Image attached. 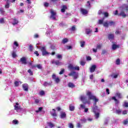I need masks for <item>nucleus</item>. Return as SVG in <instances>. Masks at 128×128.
<instances>
[{"label":"nucleus","instance_id":"f257e3e1","mask_svg":"<svg viewBox=\"0 0 128 128\" xmlns=\"http://www.w3.org/2000/svg\"><path fill=\"white\" fill-rule=\"evenodd\" d=\"M86 96H88V97L89 100H88L86 99V96L84 95H82L80 97V100L83 102H84V104H90V100H94V102L93 107L92 108V110L93 112L95 114L96 118H98L100 116V109H98V106L96 105V102H98V98H96V96L92 95V92L89 91L86 92Z\"/></svg>","mask_w":128,"mask_h":128},{"label":"nucleus","instance_id":"f03ea898","mask_svg":"<svg viewBox=\"0 0 128 128\" xmlns=\"http://www.w3.org/2000/svg\"><path fill=\"white\" fill-rule=\"evenodd\" d=\"M120 10H121V12L118 16H122V18H126V12H128V5L126 4H122V6L120 7Z\"/></svg>","mask_w":128,"mask_h":128},{"label":"nucleus","instance_id":"7ed1b4c3","mask_svg":"<svg viewBox=\"0 0 128 128\" xmlns=\"http://www.w3.org/2000/svg\"><path fill=\"white\" fill-rule=\"evenodd\" d=\"M40 44H37L36 45V48H40L41 51L42 52V56H46V54H48V52H46V46H42L41 48L38 47V45Z\"/></svg>","mask_w":128,"mask_h":128},{"label":"nucleus","instance_id":"20e7f679","mask_svg":"<svg viewBox=\"0 0 128 128\" xmlns=\"http://www.w3.org/2000/svg\"><path fill=\"white\" fill-rule=\"evenodd\" d=\"M70 76H73L74 80H76L78 77V73L74 71L71 72L70 73L68 74Z\"/></svg>","mask_w":128,"mask_h":128},{"label":"nucleus","instance_id":"39448f33","mask_svg":"<svg viewBox=\"0 0 128 128\" xmlns=\"http://www.w3.org/2000/svg\"><path fill=\"white\" fill-rule=\"evenodd\" d=\"M50 14L51 15L50 16V18H51V20H56V12L54 10H51Z\"/></svg>","mask_w":128,"mask_h":128},{"label":"nucleus","instance_id":"423d86ee","mask_svg":"<svg viewBox=\"0 0 128 128\" xmlns=\"http://www.w3.org/2000/svg\"><path fill=\"white\" fill-rule=\"evenodd\" d=\"M14 110H16L17 112H18L22 108L20 104H18V102H16V104L14 105Z\"/></svg>","mask_w":128,"mask_h":128},{"label":"nucleus","instance_id":"0eeeda50","mask_svg":"<svg viewBox=\"0 0 128 128\" xmlns=\"http://www.w3.org/2000/svg\"><path fill=\"white\" fill-rule=\"evenodd\" d=\"M52 80H54L56 84H58L60 82V78H58V77L56 78V76L55 74H52Z\"/></svg>","mask_w":128,"mask_h":128},{"label":"nucleus","instance_id":"6e6552de","mask_svg":"<svg viewBox=\"0 0 128 128\" xmlns=\"http://www.w3.org/2000/svg\"><path fill=\"white\" fill-rule=\"evenodd\" d=\"M52 64H54L56 66H62L64 62H60V60H52Z\"/></svg>","mask_w":128,"mask_h":128},{"label":"nucleus","instance_id":"1a4fd4ad","mask_svg":"<svg viewBox=\"0 0 128 128\" xmlns=\"http://www.w3.org/2000/svg\"><path fill=\"white\" fill-rule=\"evenodd\" d=\"M46 36H52V31L50 29H48L46 32Z\"/></svg>","mask_w":128,"mask_h":128},{"label":"nucleus","instance_id":"9d476101","mask_svg":"<svg viewBox=\"0 0 128 128\" xmlns=\"http://www.w3.org/2000/svg\"><path fill=\"white\" fill-rule=\"evenodd\" d=\"M20 62H22V64H28L26 57H22V58H20Z\"/></svg>","mask_w":128,"mask_h":128},{"label":"nucleus","instance_id":"9b49d317","mask_svg":"<svg viewBox=\"0 0 128 128\" xmlns=\"http://www.w3.org/2000/svg\"><path fill=\"white\" fill-rule=\"evenodd\" d=\"M60 118H62L63 120H64L66 118V114L65 112H60Z\"/></svg>","mask_w":128,"mask_h":128},{"label":"nucleus","instance_id":"f8f14e48","mask_svg":"<svg viewBox=\"0 0 128 128\" xmlns=\"http://www.w3.org/2000/svg\"><path fill=\"white\" fill-rule=\"evenodd\" d=\"M68 70H70V72H72V70H74V64H70L68 66Z\"/></svg>","mask_w":128,"mask_h":128},{"label":"nucleus","instance_id":"ddd939ff","mask_svg":"<svg viewBox=\"0 0 128 128\" xmlns=\"http://www.w3.org/2000/svg\"><path fill=\"white\" fill-rule=\"evenodd\" d=\"M12 24L13 26H16V24H18V20L16 18H13L12 19Z\"/></svg>","mask_w":128,"mask_h":128},{"label":"nucleus","instance_id":"4468645a","mask_svg":"<svg viewBox=\"0 0 128 128\" xmlns=\"http://www.w3.org/2000/svg\"><path fill=\"white\" fill-rule=\"evenodd\" d=\"M96 65H92L90 68V72H94V70H96Z\"/></svg>","mask_w":128,"mask_h":128},{"label":"nucleus","instance_id":"2eb2a0df","mask_svg":"<svg viewBox=\"0 0 128 128\" xmlns=\"http://www.w3.org/2000/svg\"><path fill=\"white\" fill-rule=\"evenodd\" d=\"M80 11L82 14H83L84 16H86V14H88V10H86L81 8Z\"/></svg>","mask_w":128,"mask_h":128},{"label":"nucleus","instance_id":"dca6fc26","mask_svg":"<svg viewBox=\"0 0 128 128\" xmlns=\"http://www.w3.org/2000/svg\"><path fill=\"white\" fill-rule=\"evenodd\" d=\"M114 38V34H108V39L110 40H112Z\"/></svg>","mask_w":128,"mask_h":128},{"label":"nucleus","instance_id":"f3484780","mask_svg":"<svg viewBox=\"0 0 128 128\" xmlns=\"http://www.w3.org/2000/svg\"><path fill=\"white\" fill-rule=\"evenodd\" d=\"M66 10H68V6L66 5H63L61 8V12H64Z\"/></svg>","mask_w":128,"mask_h":128},{"label":"nucleus","instance_id":"a211bd4d","mask_svg":"<svg viewBox=\"0 0 128 128\" xmlns=\"http://www.w3.org/2000/svg\"><path fill=\"white\" fill-rule=\"evenodd\" d=\"M115 96L118 98H122V93H120V92H116L115 94Z\"/></svg>","mask_w":128,"mask_h":128},{"label":"nucleus","instance_id":"6ab92c4d","mask_svg":"<svg viewBox=\"0 0 128 128\" xmlns=\"http://www.w3.org/2000/svg\"><path fill=\"white\" fill-rule=\"evenodd\" d=\"M74 105L72 104H70L69 105V110H70V112H74Z\"/></svg>","mask_w":128,"mask_h":128},{"label":"nucleus","instance_id":"aec40b11","mask_svg":"<svg viewBox=\"0 0 128 128\" xmlns=\"http://www.w3.org/2000/svg\"><path fill=\"white\" fill-rule=\"evenodd\" d=\"M23 89L25 90V92H28V86L27 84H24L22 86Z\"/></svg>","mask_w":128,"mask_h":128},{"label":"nucleus","instance_id":"412c9836","mask_svg":"<svg viewBox=\"0 0 128 128\" xmlns=\"http://www.w3.org/2000/svg\"><path fill=\"white\" fill-rule=\"evenodd\" d=\"M92 29H90V28H86L85 30V32L86 34H92Z\"/></svg>","mask_w":128,"mask_h":128},{"label":"nucleus","instance_id":"4be33fe9","mask_svg":"<svg viewBox=\"0 0 128 128\" xmlns=\"http://www.w3.org/2000/svg\"><path fill=\"white\" fill-rule=\"evenodd\" d=\"M18 112L21 114H26V108H20Z\"/></svg>","mask_w":128,"mask_h":128},{"label":"nucleus","instance_id":"5701e85b","mask_svg":"<svg viewBox=\"0 0 128 128\" xmlns=\"http://www.w3.org/2000/svg\"><path fill=\"white\" fill-rule=\"evenodd\" d=\"M22 84V82L20 81H15L14 82V84L15 86H18L20 84Z\"/></svg>","mask_w":128,"mask_h":128},{"label":"nucleus","instance_id":"b1692460","mask_svg":"<svg viewBox=\"0 0 128 128\" xmlns=\"http://www.w3.org/2000/svg\"><path fill=\"white\" fill-rule=\"evenodd\" d=\"M51 116H54V118L56 116V110L53 109L52 112H50Z\"/></svg>","mask_w":128,"mask_h":128},{"label":"nucleus","instance_id":"393cba45","mask_svg":"<svg viewBox=\"0 0 128 128\" xmlns=\"http://www.w3.org/2000/svg\"><path fill=\"white\" fill-rule=\"evenodd\" d=\"M112 100H114L116 104L118 105V104H120V100H118L116 96L112 97Z\"/></svg>","mask_w":128,"mask_h":128},{"label":"nucleus","instance_id":"a878e982","mask_svg":"<svg viewBox=\"0 0 128 128\" xmlns=\"http://www.w3.org/2000/svg\"><path fill=\"white\" fill-rule=\"evenodd\" d=\"M122 109H116V114H122Z\"/></svg>","mask_w":128,"mask_h":128},{"label":"nucleus","instance_id":"bb28decb","mask_svg":"<svg viewBox=\"0 0 128 128\" xmlns=\"http://www.w3.org/2000/svg\"><path fill=\"white\" fill-rule=\"evenodd\" d=\"M68 88H74L76 86H74V84L72 82H69L68 84Z\"/></svg>","mask_w":128,"mask_h":128},{"label":"nucleus","instance_id":"cd10ccee","mask_svg":"<svg viewBox=\"0 0 128 128\" xmlns=\"http://www.w3.org/2000/svg\"><path fill=\"white\" fill-rule=\"evenodd\" d=\"M18 56V55H16V53L15 50H13L12 52V57L14 58Z\"/></svg>","mask_w":128,"mask_h":128},{"label":"nucleus","instance_id":"c85d7f7f","mask_svg":"<svg viewBox=\"0 0 128 128\" xmlns=\"http://www.w3.org/2000/svg\"><path fill=\"white\" fill-rule=\"evenodd\" d=\"M51 84L52 83L50 82H44L43 84V86H50Z\"/></svg>","mask_w":128,"mask_h":128},{"label":"nucleus","instance_id":"c756f323","mask_svg":"<svg viewBox=\"0 0 128 128\" xmlns=\"http://www.w3.org/2000/svg\"><path fill=\"white\" fill-rule=\"evenodd\" d=\"M68 42V40L66 38H64L62 40V44H66Z\"/></svg>","mask_w":128,"mask_h":128},{"label":"nucleus","instance_id":"7c9ffc66","mask_svg":"<svg viewBox=\"0 0 128 128\" xmlns=\"http://www.w3.org/2000/svg\"><path fill=\"white\" fill-rule=\"evenodd\" d=\"M114 22L113 21H110L108 22V24L110 26H114L115 24Z\"/></svg>","mask_w":128,"mask_h":128},{"label":"nucleus","instance_id":"2f4dec72","mask_svg":"<svg viewBox=\"0 0 128 128\" xmlns=\"http://www.w3.org/2000/svg\"><path fill=\"white\" fill-rule=\"evenodd\" d=\"M79 110H84L86 108V105L84 104H81L80 105Z\"/></svg>","mask_w":128,"mask_h":128},{"label":"nucleus","instance_id":"473e14b6","mask_svg":"<svg viewBox=\"0 0 128 128\" xmlns=\"http://www.w3.org/2000/svg\"><path fill=\"white\" fill-rule=\"evenodd\" d=\"M81 124H86V120L85 118H83L80 120Z\"/></svg>","mask_w":128,"mask_h":128},{"label":"nucleus","instance_id":"72a5a7b5","mask_svg":"<svg viewBox=\"0 0 128 128\" xmlns=\"http://www.w3.org/2000/svg\"><path fill=\"white\" fill-rule=\"evenodd\" d=\"M111 78H118V74H112L110 76Z\"/></svg>","mask_w":128,"mask_h":128},{"label":"nucleus","instance_id":"f704fd0d","mask_svg":"<svg viewBox=\"0 0 128 128\" xmlns=\"http://www.w3.org/2000/svg\"><path fill=\"white\" fill-rule=\"evenodd\" d=\"M104 18H103L102 20H98V24H102L104 22Z\"/></svg>","mask_w":128,"mask_h":128},{"label":"nucleus","instance_id":"c9c22d12","mask_svg":"<svg viewBox=\"0 0 128 128\" xmlns=\"http://www.w3.org/2000/svg\"><path fill=\"white\" fill-rule=\"evenodd\" d=\"M103 25H104V26L105 28H108V22H104V24H103Z\"/></svg>","mask_w":128,"mask_h":128},{"label":"nucleus","instance_id":"e433bc0d","mask_svg":"<svg viewBox=\"0 0 128 128\" xmlns=\"http://www.w3.org/2000/svg\"><path fill=\"white\" fill-rule=\"evenodd\" d=\"M0 12L1 14H2V16L4 14L5 11L4 10V8H0Z\"/></svg>","mask_w":128,"mask_h":128},{"label":"nucleus","instance_id":"4c0bfd02","mask_svg":"<svg viewBox=\"0 0 128 128\" xmlns=\"http://www.w3.org/2000/svg\"><path fill=\"white\" fill-rule=\"evenodd\" d=\"M42 107H40L38 110H36V112L38 114V112H42Z\"/></svg>","mask_w":128,"mask_h":128},{"label":"nucleus","instance_id":"58836bf2","mask_svg":"<svg viewBox=\"0 0 128 128\" xmlns=\"http://www.w3.org/2000/svg\"><path fill=\"white\" fill-rule=\"evenodd\" d=\"M123 106H124V108H128V102L126 101L124 102Z\"/></svg>","mask_w":128,"mask_h":128},{"label":"nucleus","instance_id":"ea45409f","mask_svg":"<svg viewBox=\"0 0 128 128\" xmlns=\"http://www.w3.org/2000/svg\"><path fill=\"white\" fill-rule=\"evenodd\" d=\"M80 44L81 48H84V44H86V42H84V41H81L80 42Z\"/></svg>","mask_w":128,"mask_h":128},{"label":"nucleus","instance_id":"a19ab883","mask_svg":"<svg viewBox=\"0 0 128 128\" xmlns=\"http://www.w3.org/2000/svg\"><path fill=\"white\" fill-rule=\"evenodd\" d=\"M116 48H118V46L116 44H114L112 46V50H116Z\"/></svg>","mask_w":128,"mask_h":128},{"label":"nucleus","instance_id":"79ce46f5","mask_svg":"<svg viewBox=\"0 0 128 128\" xmlns=\"http://www.w3.org/2000/svg\"><path fill=\"white\" fill-rule=\"evenodd\" d=\"M96 48L97 50H100L102 48V44H98Z\"/></svg>","mask_w":128,"mask_h":128},{"label":"nucleus","instance_id":"37998d69","mask_svg":"<svg viewBox=\"0 0 128 128\" xmlns=\"http://www.w3.org/2000/svg\"><path fill=\"white\" fill-rule=\"evenodd\" d=\"M6 4L5 5V8H10V2H8V1H6Z\"/></svg>","mask_w":128,"mask_h":128},{"label":"nucleus","instance_id":"c03bdc74","mask_svg":"<svg viewBox=\"0 0 128 128\" xmlns=\"http://www.w3.org/2000/svg\"><path fill=\"white\" fill-rule=\"evenodd\" d=\"M56 57L57 58H58V60H62V56L60 54L56 55Z\"/></svg>","mask_w":128,"mask_h":128},{"label":"nucleus","instance_id":"a18cd8bd","mask_svg":"<svg viewBox=\"0 0 128 128\" xmlns=\"http://www.w3.org/2000/svg\"><path fill=\"white\" fill-rule=\"evenodd\" d=\"M86 6H87V8H90V1H88L87 2Z\"/></svg>","mask_w":128,"mask_h":128},{"label":"nucleus","instance_id":"49530a36","mask_svg":"<svg viewBox=\"0 0 128 128\" xmlns=\"http://www.w3.org/2000/svg\"><path fill=\"white\" fill-rule=\"evenodd\" d=\"M28 72L30 74V76H32L34 74V72H32V70H30V69H29L28 70Z\"/></svg>","mask_w":128,"mask_h":128},{"label":"nucleus","instance_id":"de8ad7c7","mask_svg":"<svg viewBox=\"0 0 128 128\" xmlns=\"http://www.w3.org/2000/svg\"><path fill=\"white\" fill-rule=\"evenodd\" d=\"M12 122L13 124H18V120H13Z\"/></svg>","mask_w":128,"mask_h":128},{"label":"nucleus","instance_id":"09e8293b","mask_svg":"<svg viewBox=\"0 0 128 128\" xmlns=\"http://www.w3.org/2000/svg\"><path fill=\"white\" fill-rule=\"evenodd\" d=\"M0 24H4V18H0Z\"/></svg>","mask_w":128,"mask_h":128},{"label":"nucleus","instance_id":"8fccbe9b","mask_svg":"<svg viewBox=\"0 0 128 128\" xmlns=\"http://www.w3.org/2000/svg\"><path fill=\"white\" fill-rule=\"evenodd\" d=\"M36 67H37L38 68L39 70H42V64H38V65L36 66Z\"/></svg>","mask_w":128,"mask_h":128},{"label":"nucleus","instance_id":"3c124183","mask_svg":"<svg viewBox=\"0 0 128 128\" xmlns=\"http://www.w3.org/2000/svg\"><path fill=\"white\" fill-rule=\"evenodd\" d=\"M120 64V59H117L116 60V64L118 65Z\"/></svg>","mask_w":128,"mask_h":128},{"label":"nucleus","instance_id":"603ef678","mask_svg":"<svg viewBox=\"0 0 128 128\" xmlns=\"http://www.w3.org/2000/svg\"><path fill=\"white\" fill-rule=\"evenodd\" d=\"M82 124H80V123L78 122V123L77 124V128H82Z\"/></svg>","mask_w":128,"mask_h":128},{"label":"nucleus","instance_id":"864d4df0","mask_svg":"<svg viewBox=\"0 0 128 128\" xmlns=\"http://www.w3.org/2000/svg\"><path fill=\"white\" fill-rule=\"evenodd\" d=\"M80 64L81 66H84V64H86V62H84V61L82 60V61L80 62Z\"/></svg>","mask_w":128,"mask_h":128},{"label":"nucleus","instance_id":"5fc2aeb1","mask_svg":"<svg viewBox=\"0 0 128 128\" xmlns=\"http://www.w3.org/2000/svg\"><path fill=\"white\" fill-rule=\"evenodd\" d=\"M14 46H16V48H18V43L16 41L14 42Z\"/></svg>","mask_w":128,"mask_h":128},{"label":"nucleus","instance_id":"6e6d98bb","mask_svg":"<svg viewBox=\"0 0 128 128\" xmlns=\"http://www.w3.org/2000/svg\"><path fill=\"white\" fill-rule=\"evenodd\" d=\"M27 64H28V66H32V62L30 60L29 62H27Z\"/></svg>","mask_w":128,"mask_h":128},{"label":"nucleus","instance_id":"4d7b16f0","mask_svg":"<svg viewBox=\"0 0 128 128\" xmlns=\"http://www.w3.org/2000/svg\"><path fill=\"white\" fill-rule=\"evenodd\" d=\"M68 127L70 128H74V124L72 123H69L68 124Z\"/></svg>","mask_w":128,"mask_h":128},{"label":"nucleus","instance_id":"13d9d810","mask_svg":"<svg viewBox=\"0 0 128 128\" xmlns=\"http://www.w3.org/2000/svg\"><path fill=\"white\" fill-rule=\"evenodd\" d=\"M48 126H50V128H53V126H54V124H52V123H51V122H48Z\"/></svg>","mask_w":128,"mask_h":128},{"label":"nucleus","instance_id":"bf43d9fd","mask_svg":"<svg viewBox=\"0 0 128 128\" xmlns=\"http://www.w3.org/2000/svg\"><path fill=\"white\" fill-rule=\"evenodd\" d=\"M66 49L67 50H72V46H67Z\"/></svg>","mask_w":128,"mask_h":128},{"label":"nucleus","instance_id":"052dcab7","mask_svg":"<svg viewBox=\"0 0 128 128\" xmlns=\"http://www.w3.org/2000/svg\"><path fill=\"white\" fill-rule=\"evenodd\" d=\"M80 70V67L78 66H74V70Z\"/></svg>","mask_w":128,"mask_h":128},{"label":"nucleus","instance_id":"680f3d73","mask_svg":"<svg viewBox=\"0 0 128 128\" xmlns=\"http://www.w3.org/2000/svg\"><path fill=\"white\" fill-rule=\"evenodd\" d=\"M128 124V120L126 119V120H124V124Z\"/></svg>","mask_w":128,"mask_h":128},{"label":"nucleus","instance_id":"e2e57ef3","mask_svg":"<svg viewBox=\"0 0 128 128\" xmlns=\"http://www.w3.org/2000/svg\"><path fill=\"white\" fill-rule=\"evenodd\" d=\"M40 96H44V91H40L39 93Z\"/></svg>","mask_w":128,"mask_h":128},{"label":"nucleus","instance_id":"0e129e2a","mask_svg":"<svg viewBox=\"0 0 128 128\" xmlns=\"http://www.w3.org/2000/svg\"><path fill=\"white\" fill-rule=\"evenodd\" d=\"M102 14H104L106 18H108V13L106 12L103 13Z\"/></svg>","mask_w":128,"mask_h":128},{"label":"nucleus","instance_id":"69168bd1","mask_svg":"<svg viewBox=\"0 0 128 128\" xmlns=\"http://www.w3.org/2000/svg\"><path fill=\"white\" fill-rule=\"evenodd\" d=\"M5 2H14L16 0H4Z\"/></svg>","mask_w":128,"mask_h":128},{"label":"nucleus","instance_id":"338daca9","mask_svg":"<svg viewBox=\"0 0 128 128\" xmlns=\"http://www.w3.org/2000/svg\"><path fill=\"white\" fill-rule=\"evenodd\" d=\"M64 69H62V70H61L60 71L59 74H64Z\"/></svg>","mask_w":128,"mask_h":128},{"label":"nucleus","instance_id":"774afa93","mask_svg":"<svg viewBox=\"0 0 128 128\" xmlns=\"http://www.w3.org/2000/svg\"><path fill=\"white\" fill-rule=\"evenodd\" d=\"M108 119H106L104 122V124H108Z\"/></svg>","mask_w":128,"mask_h":128}]
</instances>
